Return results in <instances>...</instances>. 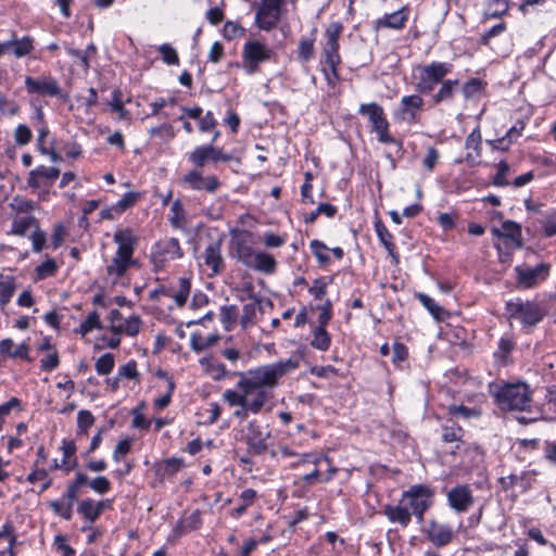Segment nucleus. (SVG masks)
I'll return each mask as SVG.
<instances>
[{"label":"nucleus","instance_id":"nucleus-1","mask_svg":"<svg viewBox=\"0 0 556 556\" xmlns=\"http://www.w3.org/2000/svg\"><path fill=\"white\" fill-rule=\"evenodd\" d=\"M300 356L262 365L245 372H239L237 388L243 391L244 405L252 414H258L265 403L271 397L270 390L278 386L279 380L296 370L300 366Z\"/></svg>","mask_w":556,"mask_h":556},{"label":"nucleus","instance_id":"nucleus-2","mask_svg":"<svg viewBox=\"0 0 556 556\" xmlns=\"http://www.w3.org/2000/svg\"><path fill=\"white\" fill-rule=\"evenodd\" d=\"M489 391L501 410H526L530 407L532 394L526 382L491 383Z\"/></svg>","mask_w":556,"mask_h":556},{"label":"nucleus","instance_id":"nucleus-3","mask_svg":"<svg viewBox=\"0 0 556 556\" xmlns=\"http://www.w3.org/2000/svg\"><path fill=\"white\" fill-rule=\"evenodd\" d=\"M342 25L338 22L329 24L325 30L326 41L323 45V55L328 70H325L326 78L329 84L338 80L337 67L341 63L339 54V38L342 33Z\"/></svg>","mask_w":556,"mask_h":556},{"label":"nucleus","instance_id":"nucleus-4","mask_svg":"<svg viewBox=\"0 0 556 556\" xmlns=\"http://www.w3.org/2000/svg\"><path fill=\"white\" fill-rule=\"evenodd\" d=\"M509 319L518 320L523 327H534L544 318V311L539 303L516 298L506 302Z\"/></svg>","mask_w":556,"mask_h":556},{"label":"nucleus","instance_id":"nucleus-5","mask_svg":"<svg viewBox=\"0 0 556 556\" xmlns=\"http://www.w3.org/2000/svg\"><path fill=\"white\" fill-rule=\"evenodd\" d=\"M432 491L426 485H413L405 491L401 497L404 506L415 516L420 523L424 520V514L432 505Z\"/></svg>","mask_w":556,"mask_h":556},{"label":"nucleus","instance_id":"nucleus-6","mask_svg":"<svg viewBox=\"0 0 556 556\" xmlns=\"http://www.w3.org/2000/svg\"><path fill=\"white\" fill-rule=\"evenodd\" d=\"M453 65L446 62H432L426 65L417 66L416 89L421 93H429L442 81V79L452 72Z\"/></svg>","mask_w":556,"mask_h":556},{"label":"nucleus","instance_id":"nucleus-7","mask_svg":"<svg viewBox=\"0 0 556 556\" xmlns=\"http://www.w3.org/2000/svg\"><path fill=\"white\" fill-rule=\"evenodd\" d=\"M285 2L286 0H257L254 3L256 26L267 31L275 28L281 18Z\"/></svg>","mask_w":556,"mask_h":556},{"label":"nucleus","instance_id":"nucleus-8","mask_svg":"<svg viewBox=\"0 0 556 556\" xmlns=\"http://www.w3.org/2000/svg\"><path fill=\"white\" fill-rule=\"evenodd\" d=\"M242 441L248 446V452L252 455H263L268 451L271 434L264 431L255 421H249L241 430Z\"/></svg>","mask_w":556,"mask_h":556},{"label":"nucleus","instance_id":"nucleus-9","mask_svg":"<svg viewBox=\"0 0 556 556\" xmlns=\"http://www.w3.org/2000/svg\"><path fill=\"white\" fill-rule=\"evenodd\" d=\"M273 51L264 43L252 40L245 42L242 51L243 66L247 74L257 72L258 65L270 60Z\"/></svg>","mask_w":556,"mask_h":556},{"label":"nucleus","instance_id":"nucleus-10","mask_svg":"<svg viewBox=\"0 0 556 556\" xmlns=\"http://www.w3.org/2000/svg\"><path fill=\"white\" fill-rule=\"evenodd\" d=\"M517 283L522 289H530L544 281L551 271V265L540 263L534 267L517 266L515 267Z\"/></svg>","mask_w":556,"mask_h":556},{"label":"nucleus","instance_id":"nucleus-11","mask_svg":"<svg viewBox=\"0 0 556 556\" xmlns=\"http://www.w3.org/2000/svg\"><path fill=\"white\" fill-rule=\"evenodd\" d=\"M424 105V99L419 94L404 96L394 112V116L399 121L407 122L409 124L419 121V111Z\"/></svg>","mask_w":556,"mask_h":556},{"label":"nucleus","instance_id":"nucleus-12","mask_svg":"<svg viewBox=\"0 0 556 556\" xmlns=\"http://www.w3.org/2000/svg\"><path fill=\"white\" fill-rule=\"evenodd\" d=\"M189 161L198 167H203L206 162H228L231 160V155L225 154L220 148L215 146H200L197 147L188 156Z\"/></svg>","mask_w":556,"mask_h":556},{"label":"nucleus","instance_id":"nucleus-13","mask_svg":"<svg viewBox=\"0 0 556 556\" xmlns=\"http://www.w3.org/2000/svg\"><path fill=\"white\" fill-rule=\"evenodd\" d=\"M25 87L28 93H36L38 96L59 97L61 94L56 79L51 76L38 78L27 76L25 78Z\"/></svg>","mask_w":556,"mask_h":556},{"label":"nucleus","instance_id":"nucleus-14","mask_svg":"<svg viewBox=\"0 0 556 556\" xmlns=\"http://www.w3.org/2000/svg\"><path fill=\"white\" fill-rule=\"evenodd\" d=\"M182 255V250L176 238L156 243L153 250V260L156 265H163L166 262L181 258Z\"/></svg>","mask_w":556,"mask_h":556},{"label":"nucleus","instance_id":"nucleus-15","mask_svg":"<svg viewBox=\"0 0 556 556\" xmlns=\"http://www.w3.org/2000/svg\"><path fill=\"white\" fill-rule=\"evenodd\" d=\"M450 506L457 513H464L472 506L475 500L468 485H457L447 493Z\"/></svg>","mask_w":556,"mask_h":556},{"label":"nucleus","instance_id":"nucleus-16","mask_svg":"<svg viewBox=\"0 0 556 556\" xmlns=\"http://www.w3.org/2000/svg\"><path fill=\"white\" fill-rule=\"evenodd\" d=\"M59 175L60 169L56 167L39 166L30 170L27 178V185L34 189L40 187H50L58 179Z\"/></svg>","mask_w":556,"mask_h":556},{"label":"nucleus","instance_id":"nucleus-17","mask_svg":"<svg viewBox=\"0 0 556 556\" xmlns=\"http://www.w3.org/2000/svg\"><path fill=\"white\" fill-rule=\"evenodd\" d=\"M202 258L204 264L212 270L211 275L219 274L225 267V263L222 256V242L212 241L205 248L202 254Z\"/></svg>","mask_w":556,"mask_h":556},{"label":"nucleus","instance_id":"nucleus-18","mask_svg":"<svg viewBox=\"0 0 556 556\" xmlns=\"http://www.w3.org/2000/svg\"><path fill=\"white\" fill-rule=\"evenodd\" d=\"M113 240L117 244L116 254L132 258L137 238L129 228L118 229L113 235Z\"/></svg>","mask_w":556,"mask_h":556},{"label":"nucleus","instance_id":"nucleus-19","mask_svg":"<svg viewBox=\"0 0 556 556\" xmlns=\"http://www.w3.org/2000/svg\"><path fill=\"white\" fill-rule=\"evenodd\" d=\"M454 532L451 526L438 521H430L428 538L435 546H445L451 543Z\"/></svg>","mask_w":556,"mask_h":556},{"label":"nucleus","instance_id":"nucleus-20","mask_svg":"<svg viewBox=\"0 0 556 556\" xmlns=\"http://www.w3.org/2000/svg\"><path fill=\"white\" fill-rule=\"evenodd\" d=\"M481 142L482 137L480 128L476 127L466 138L465 148L468 151L466 153V162L470 166H475L479 163L481 156Z\"/></svg>","mask_w":556,"mask_h":556},{"label":"nucleus","instance_id":"nucleus-21","mask_svg":"<svg viewBox=\"0 0 556 556\" xmlns=\"http://www.w3.org/2000/svg\"><path fill=\"white\" fill-rule=\"evenodd\" d=\"M110 505L111 502L109 500L94 502L92 498H86L80 502L77 511L90 522H94L100 517L102 511L106 507H110Z\"/></svg>","mask_w":556,"mask_h":556},{"label":"nucleus","instance_id":"nucleus-22","mask_svg":"<svg viewBox=\"0 0 556 556\" xmlns=\"http://www.w3.org/2000/svg\"><path fill=\"white\" fill-rule=\"evenodd\" d=\"M383 513L391 522H397L403 528H406L412 520V514L405 508L402 500H400L397 505H386Z\"/></svg>","mask_w":556,"mask_h":556},{"label":"nucleus","instance_id":"nucleus-23","mask_svg":"<svg viewBox=\"0 0 556 556\" xmlns=\"http://www.w3.org/2000/svg\"><path fill=\"white\" fill-rule=\"evenodd\" d=\"M358 114L367 117L370 128H374L376 125L387 119L383 108L377 102L361 104L358 108Z\"/></svg>","mask_w":556,"mask_h":556},{"label":"nucleus","instance_id":"nucleus-24","mask_svg":"<svg viewBox=\"0 0 556 556\" xmlns=\"http://www.w3.org/2000/svg\"><path fill=\"white\" fill-rule=\"evenodd\" d=\"M407 21V12L403 8L393 13L386 14L383 17L376 21V28H392L401 29Z\"/></svg>","mask_w":556,"mask_h":556},{"label":"nucleus","instance_id":"nucleus-25","mask_svg":"<svg viewBox=\"0 0 556 556\" xmlns=\"http://www.w3.org/2000/svg\"><path fill=\"white\" fill-rule=\"evenodd\" d=\"M136 264L134 258L116 254L113 256L111 263L106 267L109 276H114L115 279L123 277L128 268Z\"/></svg>","mask_w":556,"mask_h":556},{"label":"nucleus","instance_id":"nucleus-26","mask_svg":"<svg viewBox=\"0 0 556 556\" xmlns=\"http://www.w3.org/2000/svg\"><path fill=\"white\" fill-rule=\"evenodd\" d=\"M0 352H1V354L8 355L13 358H23L28 362L31 361L28 355V352H29L28 344L22 343L20 345H15L13 340H11V339L1 340Z\"/></svg>","mask_w":556,"mask_h":556},{"label":"nucleus","instance_id":"nucleus-27","mask_svg":"<svg viewBox=\"0 0 556 556\" xmlns=\"http://www.w3.org/2000/svg\"><path fill=\"white\" fill-rule=\"evenodd\" d=\"M168 220L173 228L186 231L189 222L184 204L179 199L173 202Z\"/></svg>","mask_w":556,"mask_h":556},{"label":"nucleus","instance_id":"nucleus-28","mask_svg":"<svg viewBox=\"0 0 556 556\" xmlns=\"http://www.w3.org/2000/svg\"><path fill=\"white\" fill-rule=\"evenodd\" d=\"M493 233L501 237H505L510 239L513 242L517 244V247H521V226L513 220H506L502 225V231L498 229H493Z\"/></svg>","mask_w":556,"mask_h":556},{"label":"nucleus","instance_id":"nucleus-29","mask_svg":"<svg viewBox=\"0 0 556 556\" xmlns=\"http://www.w3.org/2000/svg\"><path fill=\"white\" fill-rule=\"evenodd\" d=\"M191 283L188 278H179L177 289L173 287L169 288V298H172L175 303L181 307L186 304L187 299L190 294Z\"/></svg>","mask_w":556,"mask_h":556},{"label":"nucleus","instance_id":"nucleus-30","mask_svg":"<svg viewBox=\"0 0 556 556\" xmlns=\"http://www.w3.org/2000/svg\"><path fill=\"white\" fill-rule=\"evenodd\" d=\"M141 325V318L138 315H132L125 319L124 323H119L118 327L113 326V334L125 333L129 337H135L139 333Z\"/></svg>","mask_w":556,"mask_h":556},{"label":"nucleus","instance_id":"nucleus-31","mask_svg":"<svg viewBox=\"0 0 556 556\" xmlns=\"http://www.w3.org/2000/svg\"><path fill=\"white\" fill-rule=\"evenodd\" d=\"M276 260L273 255L265 252H257L250 267L266 274H273L276 269Z\"/></svg>","mask_w":556,"mask_h":556},{"label":"nucleus","instance_id":"nucleus-32","mask_svg":"<svg viewBox=\"0 0 556 556\" xmlns=\"http://www.w3.org/2000/svg\"><path fill=\"white\" fill-rule=\"evenodd\" d=\"M16 289L13 276L0 275V306L3 308L12 299Z\"/></svg>","mask_w":556,"mask_h":556},{"label":"nucleus","instance_id":"nucleus-33","mask_svg":"<svg viewBox=\"0 0 556 556\" xmlns=\"http://www.w3.org/2000/svg\"><path fill=\"white\" fill-rule=\"evenodd\" d=\"M61 451L63 453V458L61 460V468L65 469V471H71L77 466V460L74 457L76 452V445L74 441L65 440L62 443Z\"/></svg>","mask_w":556,"mask_h":556},{"label":"nucleus","instance_id":"nucleus-34","mask_svg":"<svg viewBox=\"0 0 556 556\" xmlns=\"http://www.w3.org/2000/svg\"><path fill=\"white\" fill-rule=\"evenodd\" d=\"M523 129L525 123L522 121H518L508 129L504 137L496 140V144H494V147L503 151L507 150L509 146L521 136Z\"/></svg>","mask_w":556,"mask_h":556},{"label":"nucleus","instance_id":"nucleus-35","mask_svg":"<svg viewBox=\"0 0 556 556\" xmlns=\"http://www.w3.org/2000/svg\"><path fill=\"white\" fill-rule=\"evenodd\" d=\"M417 299L437 320H444L448 316V313L429 295L418 293Z\"/></svg>","mask_w":556,"mask_h":556},{"label":"nucleus","instance_id":"nucleus-36","mask_svg":"<svg viewBox=\"0 0 556 556\" xmlns=\"http://www.w3.org/2000/svg\"><path fill=\"white\" fill-rule=\"evenodd\" d=\"M37 219L33 215L16 216L12 223L11 232L18 236H25L30 228H36Z\"/></svg>","mask_w":556,"mask_h":556},{"label":"nucleus","instance_id":"nucleus-37","mask_svg":"<svg viewBox=\"0 0 556 556\" xmlns=\"http://www.w3.org/2000/svg\"><path fill=\"white\" fill-rule=\"evenodd\" d=\"M514 349V340L510 337H503L498 341V346L494 356L501 364L506 365L508 363L509 354Z\"/></svg>","mask_w":556,"mask_h":556},{"label":"nucleus","instance_id":"nucleus-38","mask_svg":"<svg viewBox=\"0 0 556 556\" xmlns=\"http://www.w3.org/2000/svg\"><path fill=\"white\" fill-rule=\"evenodd\" d=\"M377 236L388 252L395 257V244L392 241V235L382 222H377L375 225Z\"/></svg>","mask_w":556,"mask_h":556},{"label":"nucleus","instance_id":"nucleus-39","mask_svg":"<svg viewBox=\"0 0 556 556\" xmlns=\"http://www.w3.org/2000/svg\"><path fill=\"white\" fill-rule=\"evenodd\" d=\"M10 43L12 45L11 53L16 58L25 56L34 49L33 40L27 36L22 39H12Z\"/></svg>","mask_w":556,"mask_h":556},{"label":"nucleus","instance_id":"nucleus-40","mask_svg":"<svg viewBox=\"0 0 556 556\" xmlns=\"http://www.w3.org/2000/svg\"><path fill=\"white\" fill-rule=\"evenodd\" d=\"M457 79H447L444 80L439 89V91L433 96V101L435 103H441L446 100H451L454 94L455 88L458 86Z\"/></svg>","mask_w":556,"mask_h":556},{"label":"nucleus","instance_id":"nucleus-41","mask_svg":"<svg viewBox=\"0 0 556 556\" xmlns=\"http://www.w3.org/2000/svg\"><path fill=\"white\" fill-rule=\"evenodd\" d=\"M220 321L224 329L229 331L236 325L238 318V308L235 305H225L220 307Z\"/></svg>","mask_w":556,"mask_h":556},{"label":"nucleus","instance_id":"nucleus-42","mask_svg":"<svg viewBox=\"0 0 556 556\" xmlns=\"http://www.w3.org/2000/svg\"><path fill=\"white\" fill-rule=\"evenodd\" d=\"M260 306V303L257 301H251L250 303H247L243 306L242 315L240 318V325L243 329L249 328L254 324V319L256 316V311Z\"/></svg>","mask_w":556,"mask_h":556},{"label":"nucleus","instance_id":"nucleus-43","mask_svg":"<svg viewBox=\"0 0 556 556\" xmlns=\"http://www.w3.org/2000/svg\"><path fill=\"white\" fill-rule=\"evenodd\" d=\"M507 0H490L485 10V15L491 18H497L505 15L508 11Z\"/></svg>","mask_w":556,"mask_h":556},{"label":"nucleus","instance_id":"nucleus-44","mask_svg":"<svg viewBox=\"0 0 556 556\" xmlns=\"http://www.w3.org/2000/svg\"><path fill=\"white\" fill-rule=\"evenodd\" d=\"M201 513L200 510H194L177 526L176 531L178 533H184L186 531L195 530L201 526Z\"/></svg>","mask_w":556,"mask_h":556},{"label":"nucleus","instance_id":"nucleus-45","mask_svg":"<svg viewBox=\"0 0 556 556\" xmlns=\"http://www.w3.org/2000/svg\"><path fill=\"white\" fill-rule=\"evenodd\" d=\"M312 345L315 349L320 350V351L328 350V348L330 345V336L326 331V327L318 326L314 330V338L312 340Z\"/></svg>","mask_w":556,"mask_h":556},{"label":"nucleus","instance_id":"nucleus-46","mask_svg":"<svg viewBox=\"0 0 556 556\" xmlns=\"http://www.w3.org/2000/svg\"><path fill=\"white\" fill-rule=\"evenodd\" d=\"M102 325L100 321L99 314L96 311H92L88 314L86 319L80 324L78 332L81 333V336H86L93 329H101Z\"/></svg>","mask_w":556,"mask_h":556},{"label":"nucleus","instance_id":"nucleus-47","mask_svg":"<svg viewBox=\"0 0 556 556\" xmlns=\"http://www.w3.org/2000/svg\"><path fill=\"white\" fill-rule=\"evenodd\" d=\"M299 59L302 62H308L314 56V38L303 37L299 42Z\"/></svg>","mask_w":556,"mask_h":556},{"label":"nucleus","instance_id":"nucleus-48","mask_svg":"<svg viewBox=\"0 0 556 556\" xmlns=\"http://www.w3.org/2000/svg\"><path fill=\"white\" fill-rule=\"evenodd\" d=\"M390 124L388 119H384L380 124L376 125L374 128H371V131L377 135V139L381 143H394L395 139L389 131Z\"/></svg>","mask_w":556,"mask_h":556},{"label":"nucleus","instance_id":"nucleus-49","mask_svg":"<svg viewBox=\"0 0 556 556\" xmlns=\"http://www.w3.org/2000/svg\"><path fill=\"white\" fill-rule=\"evenodd\" d=\"M448 413L453 417H463L464 419L478 418L481 412L477 408H468L464 405H451Z\"/></svg>","mask_w":556,"mask_h":556},{"label":"nucleus","instance_id":"nucleus-50","mask_svg":"<svg viewBox=\"0 0 556 556\" xmlns=\"http://www.w3.org/2000/svg\"><path fill=\"white\" fill-rule=\"evenodd\" d=\"M49 506L52 508V510L64 518L65 520H71L73 516V505L68 502L64 501L63 498L59 501H52L50 502Z\"/></svg>","mask_w":556,"mask_h":556},{"label":"nucleus","instance_id":"nucleus-51","mask_svg":"<svg viewBox=\"0 0 556 556\" xmlns=\"http://www.w3.org/2000/svg\"><path fill=\"white\" fill-rule=\"evenodd\" d=\"M114 356L111 353H105L100 356L94 365L98 375H109L114 368Z\"/></svg>","mask_w":556,"mask_h":556},{"label":"nucleus","instance_id":"nucleus-52","mask_svg":"<svg viewBox=\"0 0 556 556\" xmlns=\"http://www.w3.org/2000/svg\"><path fill=\"white\" fill-rule=\"evenodd\" d=\"M309 245L319 264L326 265L330 262V257L327 254L328 248L324 242L319 240H313Z\"/></svg>","mask_w":556,"mask_h":556},{"label":"nucleus","instance_id":"nucleus-53","mask_svg":"<svg viewBox=\"0 0 556 556\" xmlns=\"http://www.w3.org/2000/svg\"><path fill=\"white\" fill-rule=\"evenodd\" d=\"M159 52L162 55V60L164 63L168 65H178L179 58L176 50L168 43H163L159 47Z\"/></svg>","mask_w":556,"mask_h":556},{"label":"nucleus","instance_id":"nucleus-54","mask_svg":"<svg viewBox=\"0 0 556 556\" xmlns=\"http://www.w3.org/2000/svg\"><path fill=\"white\" fill-rule=\"evenodd\" d=\"M10 206L17 214L30 213L35 210V203L33 201L21 197L13 198Z\"/></svg>","mask_w":556,"mask_h":556},{"label":"nucleus","instance_id":"nucleus-55","mask_svg":"<svg viewBox=\"0 0 556 556\" xmlns=\"http://www.w3.org/2000/svg\"><path fill=\"white\" fill-rule=\"evenodd\" d=\"M244 31L245 30L241 25L232 21L226 22L223 28V35L228 40L242 37Z\"/></svg>","mask_w":556,"mask_h":556},{"label":"nucleus","instance_id":"nucleus-56","mask_svg":"<svg viewBox=\"0 0 556 556\" xmlns=\"http://www.w3.org/2000/svg\"><path fill=\"white\" fill-rule=\"evenodd\" d=\"M509 173V165L505 161H501L497 164V173L493 179V184L498 187L507 186L509 182L506 179L507 174Z\"/></svg>","mask_w":556,"mask_h":556},{"label":"nucleus","instance_id":"nucleus-57","mask_svg":"<svg viewBox=\"0 0 556 556\" xmlns=\"http://www.w3.org/2000/svg\"><path fill=\"white\" fill-rule=\"evenodd\" d=\"M94 422V417L91 412L81 409L77 414V427L80 431L86 433L87 429Z\"/></svg>","mask_w":556,"mask_h":556},{"label":"nucleus","instance_id":"nucleus-58","mask_svg":"<svg viewBox=\"0 0 556 556\" xmlns=\"http://www.w3.org/2000/svg\"><path fill=\"white\" fill-rule=\"evenodd\" d=\"M89 486L99 494H104L110 491L111 482L104 476H99L89 482Z\"/></svg>","mask_w":556,"mask_h":556},{"label":"nucleus","instance_id":"nucleus-59","mask_svg":"<svg viewBox=\"0 0 556 556\" xmlns=\"http://www.w3.org/2000/svg\"><path fill=\"white\" fill-rule=\"evenodd\" d=\"M204 178L199 172L191 170L184 177V182L188 184L193 190H202Z\"/></svg>","mask_w":556,"mask_h":556},{"label":"nucleus","instance_id":"nucleus-60","mask_svg":"<svg viewBox=\"0 0 556 556\" xmlns=\"http://www.w3.org/2000/svg\"><path fill=\"white\" fill-rule=\"evenodd\" d=\"M223 397L230 406L244 405L243 391L228 389L223 393Z\"/></svg>","mask_w":556,"mask_h":556},{"label":"nucleus","instance_id":"nucleus-61","mask_svg":"<svg viewBox=\"0 0 556 556\" xmlns=\"http://www.w3.org/2000/svg\"><path fill=\"white\" fill-rule=\"evenodd\" d=\"M110 106L114 112H117L121 117H125L127 111L124 108V102L122 99V91L119 89H115L112 93V101L110 102Z\"/></svg>","mask_w":556,"mask_h":556},{"label":"nucleus","instance_id":"nucleus-62","mask_svg":"<svg viewBox=\"0 0 556 556\" xmlns=\"http://www.w3.org/2000/svg\"><path fill=\"white\" fill-rule=\"evenodd\" d=\"M117 375L121 378L137 379L139 376L137 370V363L135 361H130L125 365L121 366Z\"/></svg>","mask_w":556,"mask_h":556},{"label":"nucleus","instance_id":"nucleus-63","mask_svg":"<svg viewBox=\"0 0 556 556\" xmlns=\"http://www.w3.org/2000/svg\"><path fill=\"white\" fill-rule=\"evenodd\" d=\"M15 142L20 146L27 144L31 139V131L26 125H18L14 132Z\"/></svg>","mask_w":556,"mask_h":556},{"label":"nucleus","instance_id":"nucleus-64","mask_svg":"<svg viewBox=\"0 0 556 556\" xmlns=\"http://www.w3.org/2000/svg\"><path fill=\"white\" fill-rule=\"evenodd\" d=\"M542 224H543L544 233L546 237L556 236V211L554 213L545 216Z\"/></svg>","mask_w":556,"mask_h":556}]
</instances>
